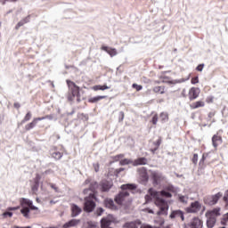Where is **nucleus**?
I'll return each mask as SVG.
<instances>
[{
	"label": "nucleus",
	"instance_id": "1a4fd4ad",
	"mask_svg": "<svg viewBox=\"0 0 228 228\" xmlns=\"http://www.w3.org/2000/svg\"><path fill=\"white\" fill-rule=\"evenodd\" d=\"M200 94V89L199 87H191L189 91L190 101H195Z\"/></svg>",
	"mask_w": 228,
	"mask_h": 228
},
{
	"label": "nucleus",
	"instance_id": "052dcab7",
	"mask_svg": "<svg viewBox=\"0 0 228 228\" xmlns=\"http://www.w3.org/2000/svg\"><path fill=\"white\" fill-rule=\"evenodd\" d=\"M151 151L152 154H154L158 151V148L156 147L155 149H151Z\"/></svg>",
	"mask_w": 228,
	"mask_h": 228
},
{
	"label": "nucleus",
	"instance_id": "9b49d317",
	"mask_svg": "<svg viewBox=\"0 0 228 228\" xmlns=\"http://www.w3.org/2000/svg\"><path fill=\"white\" fill-rule=\"evenodd\" d=\"M169 218H181L183 222H184V212L183 210H174L171 212Z\"/></svg>",
	"mask_w": 228,
	"mask_h": 228
},
{
	"label": "nucleus",
	"instance_id": "9d476101",
	"mask_svg": "<svg viewBox=\"0 0 228 228\" xmlns=\"http://www.w3.org/2000/svg\"><path fill=\"white\" fill-rule=\"evenodd\" d=\"M70 208H71L72 218H76V216H79V215H81V213L83 212V209L76 204H71Z\"/></svg>",
	"mask_w": 228,
	"mask_h": 228
},
{
	"label": "nucleus",
	"instance_id": "13d9d810",
	"mask_svg": "<svg viewBox=\"0 0 228 228\" xmlns=\"http://www.w3.org/2000/svg\"><path fill=\"white\" fill-rule=\"evenodd\" d=\"M125 168L121 167V168H118L116 169V173L117 174H120V172H124Z\"/></svg>",
	"mask_w": 228,
	"mask_h": 228
},
{
	"label": "nucleus",
	"instance_id": "ea45409f",
	"mask_svg": "<svg viewBox=\"0 0 228 228\" xmlns=\"http://www.w3.org/2000/svg\"><path fill=\"white\" fill-rule=\"evenodd\" d=\"M140 228H158V226H152L151 224H141Z\"/></svg>",
	"mask_w": 228,
	"mask_h": 228
},
{
	"label": "nucleus",
	"instance_id": "6e6552de",
	"mask_svg": "<svg viewBox=\"0 0 228 228\" xmlns=\"http://www.w3.org/2000/svg\"><path fill=\"white\" fill-rule=\"evenodd\" d=\"M203 226L202 220L199 217H194L189 224L185 225L184 228H202Z\"/></svg>",
	"mask_w": 228,
	"mask_h": 228
},
{
	"label": "nucleus",
	"instance_id": "3c124183",
	"mask_svg": "<svg viewBox=\"0 0 228 228\" xmlns=\"http://www.w3.org/2000/svg\"><path fill=\"white\" fill-rule=\"evenodd\" d=\"M191 83H192V85H197V83H199V77H196L192 78Z\"/></svg>",
	"mask_w": 228,
	"mask_h": 228
},
{
	"label": "nucleus",
	"instance_id": "423d86ee",
	"mask_svg": "<svg viewBox=\"0 0 228 228\" xmlns=\"http://www.w3.org/2000/svg\"><path fill=\"white\" fill-rule=\"evenodd\" d=\"M151 177L153 179L154 184H160L161 183H163V181L167 179L165 175H163V174L158 171H152Z\"/></svg>",
	"mask_w": 228,
	"mask_h": 228
},
{
	"label": "nucleus",
	"instance_id": "de8ad7c7",
	"mask_svg": "<svg viewBox=\"0 0 228 228\" xmlns=\"http://www.w3.org/2000/svg\"><path fill=\"white\" fill-rule=\"evenodd\" d=\"M154 145H156V148L159 149V147L161 145V138H159L157 142H154Z\"/></svg>",
	"mask_w": 228,
	"mask_h": 228
},
{
	"label": "nucleus",
	"instance_id": "412c9836",
	"mask_svg": "<svg viewBox=\"0 0 228 228\" xmlns=\"http://www.w3.org/2000/svg\"><path fill=\"white\" fill-rule=\"evenodd\" d=\"M140 221H135V222H128L126 223L123 227L124 228H138V225H140Z\"/></svg>",
	"mask_w": 228,
	"mask_h": 228
},
{
	"label": "nucleus",
	"instance_id": "a18cd8bd",
	"mask_svg": "<svg viewBox=\"0 0 228 228\" xmlns=\"http://www.w3.org/2000/svg\"><path fill=\"white\" fill-rule=\"evenodd\" d=\"M3 216H9L10 218H12L13 216V213H12V212H4L3 214Z\"/></svg>",
	"mask_w": 228,
	"mask_h": 228
},
{
	"label": "nucleus",
	"instance_id": "864d4df0",
	"mask_svg": "<svg viewBox=\"0 0 228 228\" xmlns=\"http://www.w3.org/2000/svg\"><path fill=\"white\" fill-rule=\"evenodd\" d=\"M223 199H224V202H227V200H228V190L225 191L224 196Z\"/></svg>",
	"mask_w": 228,
	"mask_h": 228
},
{
	"label": "nucleus",
	"instance_id": "58836bf2",
	"mask_svg": "<svg viewBox=\"0 0 228 228\" xmlns=\"http://www.w3.org/2000/svg\"><path fill=\"white\" fill-rule=\"evenodd\" d=\"M133 88H135V90L137 91V92H140V90H142V88H143V86H139V85H137V84H133Z\"/></svg>",
	"mask_w": 228,
	"mask_h": 228
},
{
	"label": "nucleus",
	"instance_id": "a211bd4d",
	"mask_svg": "<svg viewBox=\"0 0 228 228\" xmlns=\"http://www.w3.org/2000/svg\"><path fill=\"white\" fill-rule=\"evenodd\" d=\"M177 197L178 202L183 206H186V204H188V200H190V197H188V195L178 194Z\"/></svg>",
	"mask_w": 228,
	"mask_h": 228
},
{
	"label": "nucleus",
	"instance_id": "cd10ccee",
	"mask_svg": "<svg viewBox=\"0 0 228 228\" xmlns=\"http://www.w3.org/2000/svg\"><path fill=\"white\" fill-rule=\"evenodd\" d=\"M110 86H108L107 85L104 86H94V90L97 91V90H102V92H104V90H110Z\"/></svg>",
	"mask_w": 228,
	"mask_h": 228
},
{
	"label": "nucleus",
	"instance_id": "f8f14e48",
	"mask_svg": "<svg viewBox=\"0 0 228 228\" xmlns=\"http://www.w3.org/2000/svg\"><path fill=\"white\" fill-rule=\"evenodd\" d=\"M40 176H37L35 179V183L31 187V191L34 195H37L38 193V188H40Z\"/></svg>",
	"mask_w": 228,
	"mask_h": 228
},
{
	"label": "nucleus",
	"instance_id": "f03ea898",
	"mask_svg": "<svg viewBox=\"0 0 228 228\" xmlns=\"http://www.w3.org/2000/svg\"><path fill=\"white\" fill-rule=\"evenodd\" d=\"M95 188H97V183L94 182L91 183V187L89 189L84 190L85 194L88 193V191H91L89 196L85 198L84 211H86V213H92V211L95 209V194H94Z\"/></svg>",
	"mask_w": 228,
	"mask_h": 228
},
{
	"label": "nucleus",
	"instance_id": "bf43d9fd",
	"mask_svg": "<svg viewBox=\"0 0 228 228\" xmlns=\"http://www.w3.org/2000/svg\"><path fill=\"white\" fill-rule=\"evenodd\" d=\"M45 118H48V120H53V115H46Z\"/></svg>",
	"mask_w": 228,
	"mask_h": 228
},
{
	"label": "nucleus",
	"instance_id": "2f4dec72",
	"mask_svg": "<svg viewBox=\"0 0 228 228\" xmlns=\"http://www.w3.org/2000/svg\"><path fill=\"white\" fill-rule=\"evenodd\" d=\"M131 163L133 164L134 161L129 159H124L120 160L119 165L124 167L125 165H131Z\"/></svg>",
	"mask_w": 228,
	"mask_h": 228
},
{
	"label": "nucleus",
	"instance_id": "dca6fc26",
	"mask_svg": "<svg viewBox=\"0 0 228 228\" xmlns=\"http://www.w3.org/2000/svg\"><path fill=\"white\" fill-rule=\"evenodd\" d=\"M148 160L145 157H142L139 159H136L134 162H133V166L134 167H138L140 165H147Z\"/></svg>",
	"mask_w": 228,
	"mask_h": 228
},
{
	"label": "nucleus",
	"instance_id": "ddd939ff",
	"mask_svg": "<svg viewBox=\"0 0 228 228\" xmlns=\"http://www.w3.org/2000/svg\"><path fill=\"white\" fill-rule=\"evenodd\" d=\"M79 224H81V220H79V219H71L68 223L64 224L62 228L76 227V225H79Z\"/></svg>",
	"mask_w": 228,
	"mask_h": 228
},
{
	"label": "nucleus",
	"instance_id": "37998d69",
	"mask_svg": "<svg viewBox=\"0 0 228 228\" xmlns=\"http://www.w3.org/2000/svg\"><path fill=\"white\" fill-rule=\"evenodd\" d=\"M223 224H224L225 225L228 224V213L226 215H224V216L223 218Z\"/></svg>",
	"mask_w": 228,
	"mask_h": 228
},
{
	"label": "nucleus",
	"instance_id": "f3484780",
	"mask_svg": "<svg viewBox=\"0 0 228 228\" xmlns=\"http://www.w3.org/2000/svg\"><path fill=\"white\" fill-rule=\"evenodd\" d=\"M68 85H72L73 89H72V95L73 97H77L79 95V86H76V84L72 81H67Z\"/></svg>",
	"mask_w": 228,
	"mask_h": 228
},
{
	"label": "nucleus",
	"instance_id": "4be33fe9",
	"mask_svg": "<svg viewBox=\"0 0 228 228\" xmlns=\"http://www.w3.org/2000/svg\"><path fill=\"white\" fill-rule=\"evenodd\" d=\"M111 188V183L108 181L102 182V191H108Z\"/></svg>",
	"mask_w": 228,
	"mask_h": 228
},
{
	"label": "nucleus",
	"instance_id": "4c0bfd02",
	"mask_svg": "<svg viewBox=\"0 0 228 228\" xmlns=\"http://www.w3.org/2000/svg\"><path fill=\"white\" fill-rule=\"evenodd\" d=\"M198 161H199V154L195 153L192 158V163H194V165H197Z\"/></svg>",
	"mask_w": 228,
	"mask_h": 228
},
{
	"label": "nucleus",
	"instance_id": "69168bd1",
	"mask_svg": "<svg viewBox=\"0 0 228 228\" xmlns=\"http://www.w3.org/2000/svg\"><path fill=\"white\" fill-rule=\"evenodd\" d=\"M36 200H37V202H38V203L41 202L39 198H37Z\"/></svg>",
	"mask_w": 228,
	"mask_h": 228
},
{
	"label": "nucleus",
	"instance_id": "8fccbe9b",
	"mask_svg": "<svg viewBox=\"0 0 228 228\" xmlns=\"http://www.w3.org/2000/svg\"><path fill=\"white\" fill-rule=\"evenodd\" d=\"M93 166H94V171L99 172V163H94Z\"/></svg>",
	"mask_w": 228,
	"mask_h": 228
},
{
	"label": "nucleus",
	"instance_id": "5701e85b",
	"mask_svg": "<svg viewBox=\"0 0 228 228\" xmlns=\"http://www.w3.org/2000/svg\"><path fill=\"white\" fill-rule=\"evenodd\" d=\"M204 102L199 101L194 103H191V108H192V110H197V108H204Z\"/></svg>",
	"mask_w": 228,
	"mask_h": 228
},
{
	"label": "nucleus",
	"instance_id": "7c9ffc66",
	"mask_svg": "<svg viewBox=\"0 0 228 228\" xmlns=\"http://www.w3.org/2000/svg\"><path fill=\"white\" fill-rule=\"evenodd\" d=\"M31 204H33V201H31V200H28V199H26V198H23L21 200V206L24 207L25 206H28V208L31 206Z\"/></svg>",
	"mask_w": 228,
	"mask_h": 228
},
{
	"label": "nucleus",
	"instance_id": "0eeeda50",
	"mask_svg": "<svg viewBox=\"0 0 228 228\" xmlns=\"http://www.w3.org/2000/svg\"><path fill=\"white\" fill-rule=\"evenodd\" d=\"M222 197V192H217L216 194L210 196L205 200V204L208 206H215L218 202V200Z\"/></svg>",
	"mask_w": 228,
	"mask_h": 228
},
{
	"label": "nucleus",
	"instance_id": "e433bc0d",
	"mask_svg": "<svg viewBox=\"0 0 228 228\" xmlns=\"http://www.w3.org/2000/svg\"><path fill=\"white\" fill-rule=\"evenodd\" d=\"M96 215H97V216H101L102 215V213H104V208H98L97 209H96Z\"/></svg>",
	"mask_w": 228,
	"mask_h": 228
},
{
	"label": "nucleus",
	"instance_id": "20e7f679",
	"mask_svg": "<svg viewBox=\"0 0 228 228\" xmlns=\"http://www.w3.org/2000/svg\"><path fill=\"white\" fill-rule=\"evenodd\" d=\"M207 218V227L213 228L216 224V216H220V208H216L212 210H208L205 214Z\"/></svg>",
	"mask_w": 228,
	"mask_h": 228
},
{
	"label": "nucleus",
	"instance_id": "c756f323",
	"mask_svg": "<svg viewBox=\"0 0 228 228\" xmlns=\"http://www.w3.org/2000/svg\"><path fill=\"white\" fill-rule=\"evenodd\" d=\"M160 120H161L162 124L168 122V114H167L165 112L160 113Z\"/></svg>",
	"mask_w": 228,
	"mask_h": 228
},
{
	"label": "nucleus",
	"instance_id": "09e8293b",
	"mask_svg": "<svg viewBox=\"0 0 228 228\" xmlns=\"http://www.w3.org/2000/svg\"><path fill=\"white\" fill-rule=\"evenodd\" d=\"M121 158H124V154H119V155H117L114 159L115 161H118Z\"/></svg>",
	"mask_w": 228,
	"mask_h": 228
},
{
	"label": "nucleus",
	"instance_id": "a19ab883",
	"mask_svg": "<svg viewBox=\"0 0 228 228\" xmlns=\"http://www.w3.org/2000/svg\"><path fill=\"white\" fill-rule=\"evenodd\" d=\"M151 122L154 126H156V124H158V114H155L151 119Z\"/></svg>",
	"mask_w": 228,
	"mask_h": 228
},
{
	"label": "nucleus",
	"instance_id": "79ce46f5",
	"mask_svg": "<svg viewBox=\"0 0 228 228\" xmlns=\"http://www.w3.org/2000/svg\"><path fill=\"white\" fill-rule=\"evenodd\" d=\"M167 191L175 192V187H174L173 185H168V186L167 187Z\"/></svg>",
	"mask_w": 228,
	"mask_h": 228
},
{
	"label": "nucleus",
	"instance_id": "f257e3e1",
	"mask_svg": "<svg viewBox=\"0 0 228 228\" xmlns=\"http://www.w3.org/2000/svg\"><path fill=\"white\" fill-rule=\"evenodd\" d=\"M150 193L155 199V205L159 208V211L157 212V215L159 216L161 215L167 216L168 214V203L167 200H163L161 197H166V199H172V193L162 191H156L154 189H150Z\"/></svg>",
	"mask_w": 228,
	"mask_h": 228
},
{
	"label": "nucleus",
	"instance_id": "f704fd0d",
	"mask_svg": "<svg viewBox=\"0 0 228 228\" xmlns=\"http://www.w3.org/2000/svg\"><path fill=\"white\" fill-rule=\"evenodd\" d=\"M31 113L28 111L26 116L24 117L23 120L21 121V124H25V122H28L29 120H31Z\"/></svg>",
	"mask_w": 228,
	"mask_h": 228
},
{
	"label": "nucleus",
	"instance_id": "c85d7f7f",
	"mask_svg": "<svg viewBox=\"0 0 228 228\" xmlns=\"http://www.w3.org/2000/svg\"><path fill=\"white\" fill-rule=\"evenodd\" d=\"M153 92H155V94H165V86H156L153 88Z\"/></svg>",
	"mask_w": 228,
	"mask_h": 228
},
{
	"label": "nucleus",
	"instance_id": "39448f33",
	"mask_svg": "<svg viewBox=\"0 0 228 228\" xmlns=\"http://www.w3.org/2000/svg\"><path fill=\"white\" fill-rule=\"evenodd\" d=\"M202 209V204L199 201H193L185 208L186 213L197 214Z\"/></svg>",
	"mask_w": 228,
	"mask_h": 228
},
{
	"label": "nucleus",
	"instance_id": "5fc2aeb1",
	"mask_svg": "<svg viewBox=\"0 0 228 228\" xmlns=\"http://www.w3.org/2000/svg\"><path fill=\"white\" fill-rule=\"evenodd\" d=\"M119 117H121V118H119V122H122V120H124V112H123V111H120V112H119Z\"/></svg>",
	"mask_w": 228,
	"mask_h": 228
},
{
	"label": "nucleus",
	"instance_id": "e2e57ef3",
	"mask_svg": "<svg viewBox=\"0 0 228 228\" xmlns=\"http://www.w3.org/2000/svg\"><path fill=\"white\" fill-rule=\"evenodd\" d=\"M15 108H20V105L19 103H14Z\"/></svg>",
	"mask_w": 228,
	"mask_h": 228
},
{
	"label": "nucleus",
	"instance_id": "a878e982",
	"mask_svg": "<svg viewBox=\"0 0 228 228\" xmlns=\"http://www.w3.org/2000/svg\"><path fill=\"white\" fill-rule=\"evenodd\" d=\"M151 189H149L148 191V194L145 196V200L146 202H151V200H154V203L156 204V198H154V196H152V194H151Z\"/></svg>",
	"mask_w": 228,
	"mask_h": 228
},
{
	"label": "nucleus",
	"instance_id": "680f3d73",
	"mask_svg": "<svg viewBox=\"0 0 228 228\" xmlns=\"http://www.w3.org/2000/svg\"><path fill=\"white\" fill-rule=\"evenodd\" d=\"M148 213L153 215L154 214V211L152 209H148Z\"/></svg>",
	"mask_w": 228,
	"mask_h": 228
},
{
	"label": "nucleus",
	"instance_id": "338daca9",
	"mask_svg": "<svg viewBox=\"0 0 228 228\" xmlns=\"http://www.w3.org/2000/svg\"><path fill=\"white\" fill-rule=\"evenodd\" d=\"M202 161H204V155L202 156V159H200V163H202Z\"/></svg>",
	"mask_w": 228,
	"mask_h": 228
},
{
	"label": "nucleus",
	"instance_id": "7ed1b4c3",
	"mask_svg": "<svg viewBox=\"0 0 228 228\" xmlns=\"http://www.w3.org/2000/svg\"><path fill=\"white\" fill-rule=\"evenodd\" d=\"M136 186L134 184H123L121 185V190H123L121 192H119L115 197V202H117L119 206H122V203L127 197H129V191L127 190H134Z\"/></svg>",
	"mask_w": 228,
	"mask_h": 228
},
{
	"label": "nucleus",
	"instance_id": "4d7b16f0",
	"mask_svg": "<svg viewBox=\"0 0 228 228\" xmlns=\"http://www.w3.org/2000/svg\"><path fill=\"white\" fill-rule=\"evenodd\" d=\"M17 209H19V207L8 208V211H17Z\"/></svg>",
	"mask_w": 228,
	"mask_h": 228
},
{
	"label": "nucleus",
	"instance_id": "6e6d98bb",
	"mask_svg": "<svg viewBox=\"0 0 228 228\" xmlns=\"http://www.w3.org/2000/svg\"><path fill=\"white\" fill-rule=\"evenodd\" d=\"M34 120H37V124L38 123V120H45V117H42V118H35Z\"/></svg>",
	"mask_w": 228,
	"mask_h": 228
},
{
	"label": "nucleus",
	"instance_id": "aec40b11",
	"mask_svg": "<svg viewBox=\"0 0 228 228\" xmlns=\"http://www.w3.org/2000/svg\"><path fill=\"white\" fill-rule=\"evenodd\" d=\"M104 204L106 208H108L109 209H117V207L115 206V202L111 199L105 200Z\"/></svg>",
	"mask_w": 228,
	"mask_h": 228
},
{
	"label": "nucleus",
	"instance_id": "49530a36",
	"mask_svg": "<svg viewBox=\"0 0 228 228\" xmlns=\"http://www.w3.org/2000/svg\"><path fill=\"white\" fill-rule=\"evenodd\" d=\"M204 69V64H200L197 68L196 70H198L199 72H202Z\"/></svg>",
	"mask_w": 228,
	"mask_h": 228
},
{
	"label": "nucleus",
	"instance_id": "393cba45",
	"mask_svg": "<svg viewBox=\"0 0 228 228\" xmlns=\"http://www.w3.org/2000/svg\"><path fill=\"white\" fill-rule=\"evenodd\" d=\"M28 22H29V18L27 17L23 20H21L17 25H16V29H19V28H22V26H24V24H28Z\"/></svg>",
	"mask_w": 228,
	"mask_h": 228
},
{
	"label": "nucleus",
	"instance_id": "b1692460",
	"mask_svg": "<svg viewBox=\"0 0 228 228\" xmlns=\"http://www.w3.org/2000/svg\"><path fill=\"white\" fill-rule=\"evenodd\" d=\"M20 213L23 215V216H25V218H29V208L23 207Z\"/></svg>",
	"mask_w": 228,
	"mask_h": 228
},
{
	"label": "nucleus",
	"instance_id": "4468645a",
	"mask_svg": "<svg viewBox=\"0 0 228 228\" xmlns=\"http://www.w3.org/2000/svg\"><path fill=\"white\" fill-rule=\"evenodd\" d=\"M137 171L142 181H149V175H147V169L145 167H140Z\"/></svg>",
	"mask_w": 228,
	"mask_h": 228
},
{
	"label": "nucleus",
	"instance_id": "603ef678",
	"mask_svg": "<svg viewBox=\"0 0 228 228\" xmlns=\"http://www.w3.org/2000/svg\"><path fill=\"white\" fill-rule=\"evenodd\" d=\"M28 208H30V209L33 211H38V207H35L33 204H31Z\"/></svg>",
	"mask_w": 228,
	"mask_h": 228
},
{
	"label": "nucleus",
	"instance_id": "72a5a7b5",
	"mask_svg": "<svg viewBox=\"0 0 228 228\" xmlns=\"http://www.w3.org/2000/svg\"><path fill=\"white\" fill-rule=\"evenodd\" d=\"M102 99H106V96H96L89 99V102H98Z\"/></svg>",
	"mask_w": 228,
	"mask_h": 228
},
{
	"label": "nucleus",
	"instance_id": "6ab92c4d",
	"mask_svg": "<svg viewBox=\"0 0 228 228\" xmlns=\"http://www.w3.org/2000/svg\"><path fill=\"white\" fill-rule=\"evenodd\" d=\"M212 143H213V146L216 149V147L218 145H221L222 143V137L218 135H214L212 137Z\"/></svg>",
	"mask_w": 228,
	"mask_h": 228
},
{
	"label": "nucleus",
	"instance_id": "473e14b6",
	"mask_svg": "<svg viewBox=\"0 0 228 228\" xmlns=\"http://www.w3.org/2000/svg\"><path fill=\"white\" fill-rule=\"evenodd\" d=\"M52 156L53 158H54V159H61V157L63 156V154H61V152L60 151H53L52 152Z\"/></svg>",
	"mask_w": 228,
	"mask_h": 228
},
{
	"label": "nucleus",
	"instance_id": "bb28decb",
	"mask_svg": "<svg viewBox=\"0 0 228 228\" xmlns=\"http://www.w3.org/2000/svg\"><path fill=\"white\" fill-rule=\"evenodd\" d=\"M37 126V119H33V121L28 125L25 126L26 131H30V129H33Z\"/></svg>",
	"mask_w": 228,
	"mask_h": 228
},
{
	"label": "nucleus",
	"instance_id": "2eb2a0df",
	"mask_svg": "<svg viewBox=\"0 0 228 228\" xmlns=\"http://www.w3.org/2000/svg\"><path fill=\"white\" fill-rule=\"evenodd\" d=\"M102 51H105V53H108V54H110V56L111 58H113V56H117V54H118V53H117V49H115V48H110V47H108V46H102Z\"/></svg>",
	"mask_w": 228,
	"mask_h": 228
},
{
	"label": "nucleus",
	"instance_id": "c9c22d12",
	"mask_svg": "<svg viewBox=\"0 0 228 228\" xmlns=\"http://www.w3.org/2000/svg\"><path fill=\"white\" fill-rule=\"evenodd\" d=\"M87 228H99V224L95 222L89 221L87 223Z\"/></svg>",
	"mask_w": 228,
	"mask_h": 228
},
{
	"label": "nucleus",
	"instance_id": "774afa93",
	"mask_svg": "<svg viewBox=\"0 0 228 228\" xmlns=\"http://www.w3.org/2000/svg\"><path fill=\"white\" fill-rule=\"evenodd\" d=\"M14 228H24V227L15 226Z\"/></svg>",
	"mask_w": 228,
	"mask_h": 228
},
{
	"label": "nucleus",
	"instance_id": "0e129e2a",
	"mask_svg": "<svg viewBox=\"0 0 228 228\" xmlns=\"http://www.w3.org/2000/svg\"><path fill=\"white\" fill-rule=\"evenodd\" d=\"M50 204H51V205L56 204V201H54V200H50Z\"/></svg>",
	"mask_w": 228,
	"mask_h": 228
},
{
	"label": "nucleus",
	"instance_id": "c03bdc74",
	"mask_svg": "<svg viewBox=\"0 0 228 228\" xmlns=\"http://www.w3.org/2000/svg\"><path fill=\"white\" fill-rule=\"evenodd\" d=\"M50 187H51L53 190H54V191H55L56 193H58V191H60L58 190V187H56V185H55L54 183H50Z\"/></svg>",
	"mask_w": 228,
	"mask_h": 228
}]
</instances>
